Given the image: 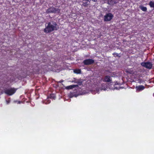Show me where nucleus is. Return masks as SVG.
I'll return each mask as SVG.
<instances>
[{
    "mask_svg": "<svg viewBox=\"0 0 154 154\" xmlns=\"http://www.w3.org/2000/svg\"><path fill=\"white\" fill-rule=\"evenodd\" d=\"M45 28L44 29V31L46 33H48L54 30H56L58 28V26L56 23L49 22L47 25H45Z\"/></svg>",
    "mask_w": 154,
    "mask_h": 154,
    "instance_id": "obj_1",
    "label": "nucleus"
},
{
    "mask_svg": "<svg viewBox=\"0 0 154 154\" xmlns=\"http://www.w3.org/2000/svg\"><path fill=\"white\" fill-rule=\"evenodd\" d=\"M63 80H61V81H60L59 82V83H62L63 82Z\"/></svg>",
    "mask_w": 154,
    "mask_h": 154,
    "instance_id": "obj_20",
    "label": "nucleus"
},
{
    "mask_svg": "<svg viewBox=\"0 0 154 154\" xmlns=\"http://www.w3.org/2000/svg\"><path fill=\"white\" fill-rule=\"evenodd\" d=\"M20 103H21V102H20V101H18V104H20Z\"/></svg>",
    "mask_w": 154,
    "mask_h": 154,
    "instance_id": "obj_22",
    "label": "nucleus"
},
{
    "mask_svg": "<svg viewBox=\"0 0 154 154\" xmlns=\"http://www.w3.org/2000/svg\"><path fill=\"white\" fill-rule=\"evenodd\" d=\"M130 72H131V71H130ZM130 74H132V72H129Z\"/></svg>",
    "mask_w": 154,
    "mask_h": 154,
    "instance_id": "obj_24",
    "label": "nucleus"
},
{
    "mask_svg": "<svg viewBox=\"0 0 154 154\" xmlns=\"http://www.w3.org/2000/svg\"><path fill=\"white\" fill-rule=\"evenodd\" d=\"M145 87L142 85H140L138 86H136L135 87L136 89V92H139L145 89Z\"/></svg>",
    "mask_w": 154,
    "mask_h": 154,
    "instance_id": "obj_8",
    "label": "nucleus"
},
{
    "mask_svg": "<svg viewBox=\"0 0 154 154\" xmlns=\"http://www.w3.org/2000/svg\"><path fill=\"white\" fill-rule=\"evenodd\" d=\"M117 2H114V3H117Z\"/></svg>",
    "mask_w": 154,
    "mask_h": 154,
    "instance_id": "obj_26",
    "label": "nucleus"
},
{
    "mask_svg": "<svg viewBox=\"0 0 154 154\" xmlns=\"http://www.w3.org/2000/svg\"><path fill=\"white\" fill-rule=\"evenodd\" d=\"M16 91L14 88H10L5 90V92L6 94L9 95H11L14 94Z\"/></svg>",
    "mask_w": 154,
    "mask_h": 154,
    "instance_id": "obj_4",
    "label": "nucleus"
},
{
    "mask_svg": "<svg viewBox=\"0 0 154 154\" xmlns=\"http://www.w3.org/2000/svg\"><path fill=\"white\" fill-rule=\"evenodd\" d=\"M77 87H78V85H73L66 86V89H71Z\"/></svg>",
    "mask_w": 154,
    "mask_h": 154,
    "instance_id": "obj_9",
    "label": "nucleus"
},
{
    "mask_svg": "<svg viewBox=\"0 0 154 154\" xmlns=\"http://www.w3.org/2000/svg\"><path fill=\"white\" fill-rule=\"evenodd\" d=\"M153 96H154V94H153Z\"/></svg>",
    "mask_w": 154,
    "mask_h": 154,
    "instance_id": "obj_27",
    "label": "nucleus"
},
{
    "mask_svg": "<svg viewBox=\"0 0 154 154\" xmlns=\"http://www.w3.org/2000/svg\"><path fill=\"white\" fill-rule=\"evenodd\" d=\"M88 2H87L85 3H84V2L83 3L82 5L84 6H86L88 5Z\"/></svg>",
    "mask_w": 154,
    "mask_h": 154,
    "instance_id": "obj_17",
    "label": "nucleus"
},
{
    "mask_svg": "<svg viewBox=\"0 0 154 154\" xmlns=\"http://www.w3.org/2000/svg\"><path fill=\"white\" fill-rule=\"evenodd\" d=\"M140 9L143 11H146L147 10V8L146 7H144L142 5L140 6Z\"/></svg>",
    "mask_w": 154,
    "mask_h": 154,
    "instance_id": "obj_11",
    "label": "nucleus"
},
{
    "mask_svg": "<svg viewBox=\"0 0 154 154\" xmlns=\"http://www.w3.org/2000/svg\"><path fill=\"white\" fill-rule=\"evenodd\" d=\"M141 64L142 66L148 69H151L152 65V63L149 62H143L141 63Z\"/></svg>",
    "mask_w": 154,
    "mask_h": 154,
    "instance_id": "obj_5",
    "label": "nucleus"
},
{
    "mask_svg": "<svg viewBox=\"0 0 154 154\" xmlns=\"http://www.w3.org/2000/svg\"><path fill=\"white\" fill-rule=\"evenodd\" d=\"M74 72L75 73L79 74L81 73V71L79 69H76L74 70Z\"/></svg>",
    "mask_w": 154,
    "mask_h": 154,
    "instance_id": "obj_13",
    "label": "nucleus"
},
{
    "mask_svg": "<svg viewBox=\"0 0 154 154\" xmlns=\"http://www.w3.org/2000/svg\"><path fill=\"white\" fill-rule=\"evenodd\" d=\"M51 100H50L48 99L46 102L45 103V104H48L49 103L51 102Z\"/></svg>",
    "mask_w": 154,
    "mask_h": 154,
    "instance_id": "obj_18",
    "label": "nucleus"
},
{
    "mask_svg": "<svg viewBox=\"0 0 154 154\" xmlns=\"http://www.w3.org/2000/svg\"><path fill=\"white\" fill-rule=\"evenodd\" d=\"M94 60L92 59H88L84 60L83 63L85 65H88L94 63Z\"/></svg>",
    "mask_w": 154,
    "mask_h": 154,
    "instance_id": "obj_7",
    "label": "nucleus"
},
{
    "mask_svg": "<svg viewBox=\"0 0 154 154\" xmlns=\"http://www.w3.org/2000/svg\"><path fill=\"white\" fill-rule=\"evenodd\" d=\"M6 101L7 104H8L10 102V100H6Z\"/></svg>",
    "mask_w": 154,
    "mask_h": 154,
    "instance_id": "obj_19",
    "label": "nucleus"
},
{
    "mask_svg": "<svg viewBox=\"0 0 154 154\" xmlns=\"http://www.w3.org/2000/svg\"><path fill=\"white\" fill-rule=\"evenodd\" d=\"M149 5L151 7L154 8V1H151L149 3Z\"/></svg>",
    "mask_w": 154,
    "mask_h": 154,
    "instance_id": "obj_14",
    "label": "nucleus"
},
{
    "mask_svg": "<svg viewBox=\"0 0 154 154\" xmlns=\"http://www.w3.org/2000/svg\"><path fill=\"white\" fill-rule=\"evenodd\" d=\"M69 96L70 97H76L77 95L73 93H71L69 94Z\"/></svg>",
    "mask_w": 154,
    "mask_h": 154,
    "instance_id": "obj_12",
    "label": "nucleus"
},
{
    "mask_svg": "<svg viewBox=\"0 0 154 154\" xmlns=\"http://www.w3.org/2000/svg\"><path fill=\"white\" fill-rule=\"evenodd\" d=\"M85 94V93H82V94H80L82 95V94Z\"/></svg>",
    "mask_w": 154,
    "mask_h": 154,
    "instance_id": "obj_25",
    "label": "nucleus"
},
{
    "mask_svg": "<svg viewBox=\"0 0 154 154\" xmlns=\"http://www.w3.org/2000/svg\"><path fill=\"white\" fill-rule=\"evenodd\" d=\"M108 88V86L106 84H103L101 85V86L100 88H97L95 89L92 90L91 92L93 94H95L96 93L98 94L100 91L104 90L105 91Z\"/></svg>",
    "mask_w": 154,
    "mask_h": 154,
    "instance_id": "obj_2",
    "label": "nucleus"
},
{
    "mask_svg": "<svg viewBox=\"0 0 154 154\" xmlns=\"http://www.w3.org/2000/svg\"><path fill=\"white\" fill-rule=\"evenodd\" d=\"M60 12V10L58 8H54L53 7H51L48 9L46 12L48 13H58Z\"/></svg>",
    "mask_w": 154,
    "mask_h": 154,
    "instance_id": "obj_3",
    "label": "nucleus"
},
{
    "mask_svg": "<svg viewBox=\"0 0 154 154\" xmlns=\"http://www.w3.org/2000/svg\"><path fill=\"white\" fill-rule=\"evenodd\" d=\"M82 84V82L79 83V85H81V84Z\"/></svg>",
    "mask_w": 154,
    "mask_h": 154,
    "instance_id": "obj_23",
    "label": "nucleus"
},
{
    "mask_svg": "<svg viewBox=\"0 0 154 154\" xmlns=\"http://www.w3.org/2000/svg\"><path fill=\"white\" fill-rule=\"evenodd\" d=\"M120 87H119V88H118L117 87H116L114 86L113 87L111 88V87H109V88L110 89H112V90L119 89L120 88Z\"/></svg>",
    "mask_w": 154,
    "mask_h": 154,
    "instance_id": "obj_15",
    "label": "nucleus"
},
{
    "mask_svg": "<svg viewBox=\"0 0 154 154\" xmlns=\"http://www.w3.org/2000/svg\"><path fill=\"white\" fill-rule=\"evenodd\" d=\"M113 17V15L111 13H108L106 14L104 17V20L108 21L110 20Z\"/></svg>",
    "mask_w": 154,
    "mask_h": 154,
    "instance_id": "obj_6",
    "label": "nucleus"
},
{
    "mask_svg": "<svg viewBox=\"0 0 154 154\" xmlns=\"http://www.w3.org/2000/svg\"><path fill=\"white\" fill-rule=\"evenodd\" d=\"M116 54V56H117V55H118V54H117V53H114V54Z\"/></svg>",
    "mask_w": 154,
    "mask_h": 154,
    "instance_id": "obj_21",
    "label": "nucleus"
},
{
    "mask_svg": "<svg viewBox=\"0 0 154 154\" xmlns=\"http://www.w3.org/2000/svg\"><path fill=\"white\" fill-rule=\"evenodd\" d=\"M49 98H52L54 99L55 98V97L54 94H51Z\"/></svg>",
    "mask_w": 154,
    "mask_h": 154,
    "instance_id": "obj_16",
    "label": "nucleus"
},
{
    "mask_svg": "<svg viewBox=\"0 0 154 154\" xmlns=\"http://www.w3.org/2000/svg\"><path fill=\"white\" fill-rule=\"evenodd\" d=\"M112 81L110 76H106L104 79V81L105 82H109Z\"/></svg>",
    "mask_w": 154,
    "mask_h": 154,
    "instance_id": "obj_10",
    "label": "nucleus"
}]
</instances>
